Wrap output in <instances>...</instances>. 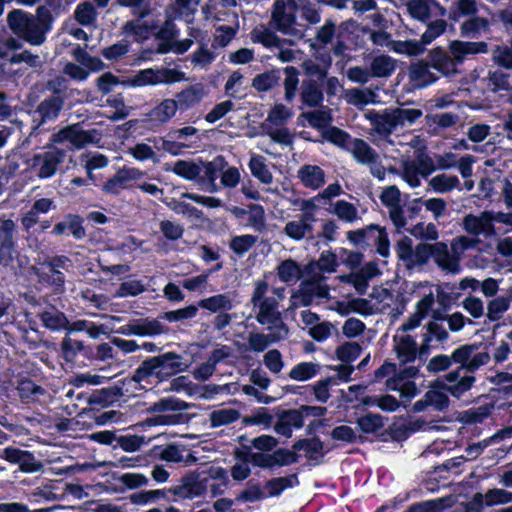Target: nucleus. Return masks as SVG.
<instances>
[{
  "label": "nucleus",
  "mask_w": 512,
  "mask_h": 512,
  "mask_svg": "<svg viewBox=\"0 0 512 512\" xmlns=\"http://www.w3.org/2000/svg\"><path fill=\"white\" fill-rule=\"evenodd\" d=\"M428 186L435 193L445 194L452 190H461L460 180L456 175L437 174L428 181Z\"/></svg>",
  "instance_id": "obj_44"
},
{
  "label": "nucleus",
  "mask_w": 512,
  "mask_h": 512,
  "mask_svg": "<svg viewBox=\"0 0 512 512\" xmlns=\"http://www.w3.org/2000/svg\"><path fill=\"white\" fill-rule=\"evenodd\" d=\"M448 49L452 55L456 68L472 55L486 53L488 44L484 41L472 42L453 40L449 43Z\"/></svg>",
  "instance_id": "obj_21"
},
{
  "label": "nucleus",
  "mask_w": 512,
  "mask_h": 512,
  "mask_svg": "<svg viewBox=\"0 0 512 512\" xmlns=\"http://www.w3.org/2000/svg\"><path fill=\"white\" fill-rule=\"evenodd\" d=\"M395 122L398 127L410 126L423 116L421 109L396 107L392 108Z\"/></svg>",
  "instance_id": "obj_59"
},
{
  "label": "nucleus",
  "mask_w": 512,
  "mask_h": 512,
  "mask_svg": "<svg viewBox=\"0 0 512 512\" xmlns=\"http://www.w3.org/2000/svg\"><path fill=\"white\" fill-rule=\"evenodd\" d=\"M301 183L310 189H318L325 183V172L318 165L305 164L297 172Z\"/></svg>",
  "instance_id": "obj_36"
},
{
  "label": "nucleus",
  "mask_w": 512,
  "mask_h": 512,
  "mask_svg": "<svg viewBox=\"0 0 512 512\" xmlns=\"http://www.w3.org/2000/svg\"><path fill=\"white\" fill-rule=\"evenodd\" d=\"M226 477L225 469L220 467L192 472L182 477L179 484L169 488V492L182 499H193L205 494L209 487V481L226 479Z\"/></svg>",
  "instance_id": "obj_7"
},
{
  "label": "nucleus",
  "mask_w": 512,
  "mask_h": 512,
  "mask_svg": "<svg viewBox=\"0 0 512 512\" xmlns=\"http://www.w3.org/2000/svg\"><path fill=\"white\" fill-rule=\"evenodd\" d=\"M39 318L46 328L54 331L65 330L68 319L65 314L54 307L47 308L39 313Z\"/></svg>",
  "instance_id": "obj_48"
},
{
  "label": "nucleus",
  "mask_w": 512,
  "mask_h": 512,
  "mask_svg": "<svg viewBox=\"0 0 512 512\" xmlns=\"http://www.w3.org/2000/svg\"><path fill=\"white\" fill-rule=\"evenodd\" d=\"M304 425V418L302 412L296 409L284 411L278 417L274 425V430L277 434L284 437H291L294 429H300Z\"/></svg>",
  "instance_id": "obj_30"
},
{
  "label": "nucleus",
  "mask_w": 512,
  "mask_h": 512,
  "mask_svg": "<svg viewBox=\"0 0 512 512\" xmlns=\"http://www.w3.org/2000/svg\"><path fill=\"white\" fill-rule=\"evenodd\" d=\"M240 418V412L234 408H222L213 410L209 414L210 426L212 428L226 426L236 422Z\"/></svg>",
  "instance_id": "obj_53"
},
{
  "label": "nucleus",
  "mask_w": 512,
  "mask_h": 512,
  "mask_svg": "<svg viewBox=\"0 0 512 512\" xmlns=\"http://www.w3.org/2000/svg\"><path fill=\"white\" fill-rule=\"evenodd\" d=\"M427 60L434 70L445 77L458 73L449 49L445 50L442 47L433 48L428 52Z\"/></svg>",
  "instance_id": "obj_26"
},
{
  "label": "nucleus",
  "mask_w": 512,
  "mask_h": 512,
  "mask_svg": "<svg viewBox=\"0 0 512 512\" xmlns=\"http://www.w3.org/2000/svg\"><path fill=\"white\" fill-rule=\"evenodd\" d=\"M189 36L193 37L196 43L199 45L198 48L190 55L191 63L198 68H207L216 59V54L213 50L208 48L207 43L202 35L201 30L197 28L189 29Z\"/></svg>",
  "instance_id": "obj_25"
},
{
  "label": "nucleus",
  "mask_w": 512,
  "mask_h": 512,
  "mask_svg": "<svg viewBox=\"0 0 512 512\" xmlns=\"http://www.w3.org/2000/svg\"><path fill=\"white\" fill-rule=\"evenodd\" d=\"M494 220L495 217L489 211H483L479 215L469 213L462 219V228L476 238L480 235L489 238L495 234Z\"/></svg>",
  "instance_id": "obj_18"
},
{
  "label": "nucleus",
  "mask_w": 512,
  "mask_h": 512,
  "mask_svg": "<svg viewBox=\"0 0 512 512\" xmlns=\"http://www.w3.org/2000/svg\"><path fill=\"white\" fill-rule=\"evenodd\" d=\"M150 10H143L141 13L135 14L136 18L128 20L122 26V34L125 36H133L136 41H143L154 34L158 25L154 21L145 20Z\"/></svg>",
  "instance_id": "obj_20"
},
{
  "label": "nucleus",
  "mask_w": 512,
  "mask_h": 512,
  "mask_svg": "<svg viewBox=\"0 0 512 512\" xmlns=\"http://www.w3.org/2000/svg\"><path fill=\"white\" fill-rule=\"evenodd\" d=\"M177 110L178 106L175 99L167 98L152 108L148 112L147 116L150 121L164 124L170 121L176 115Z\"/></svg>",
  "instance_id": "obj_40"
},
{
  "label": "nucleus",
  "mask_w": 512,
  "mask_h": 512,
  "mask_svg": "<svg viewBox=\"0 0 512 512\" xmlns=\"http://www.w3.org/2000/svg\"><path fill=\"white\" fill-rule=\"evenodd\" d=\"M279 80L280 72L277 70H270L256 75L252 80L251 86L259 92H266L277 86Z\"/></svg>",
  "instance_id": "obj_58"
},
{
  "label": "nucleus",
  "mask_w": 512,
  "mask_h": 512,
  "mask_svg": "<svg viewBox=\"0 0 512 512\" xmlns=\"http://www.w3.org/2000/svg\"><path fill=\"white\" fill-rule=\"evenodd\" d=\"M250 38L253 43H260L270 50H272L276 45H281L280 41L282 40L275 34V32L264 25L256 26L251 31Z\"/></svg>",
  "instance_id": "obj_50"
},
{
  "label": "nucleus",
  "mask_w": 512,
  "mask_h": 512,
  "mask_svg": "<svg viewBox=\"0 0 512 512\" xmlns=\"http://www.w3.org/2000/svg\"><path fill=\"white\" fill-rule=\"evenodd\" d=\"M279 441L271 435H260L251 439L250 447L256 452L247 451L246 459L254 467L272 470L275 467H284L298 461V455L285 448L276 449Z\"/></svg>",
  "instance_id": "obj_4"
},
{
  "label": "nucleus",
  "mask_w": 512,
  "mask_h": 512,
  "mask_svg": "<svg viewBox=\"0 0 512 512\" xmlns=\"http://www.w3.org/2000/svg\"><path fill=\"white\" fill-rule=\"evenodd\" d=\"M73 17L81 26L93 27L97 23L98 12L93 3L84 1L75 7Z\"/></svg>",
  "instance_id": "obj_47"
},
{
  "label": "nucleus",
  "mask_w": 512,
  "mask_h": 512,
  "mask_svg": "<svg viewBox=\"0 0 512 512\" xmlns=\"http://www.w3.org/2000/svg\"><path fill=\"white\" fill-rule=\"evenodd\" d=\"M479 8L476 0H454L450 7V17L453 20L469 18L478 14Z\"/></svg>",
  "instance_id": "obj_52"
},
{
  "label": "nucleus",
  "mask_w": 512,
  "mask_h": 512,
  "mask_svg": "<svg viewBox=\"0 0 512 512\" xmlns=\"http://www.w3.org/2000/svg\"><path fill=\"white\" fill-rule=\"evenodd\" d=\"M348 152L358 164L368 166L372 176L378 180H384L386 170L381 164L379 154L368 142L361 138H354Z\"/></svg>",
  "instance_id": "obj_10"
},
{
  "label": "nucleus",
  "mask_w": 512,
  "mask_h": 512,
  "mask_svg": "<svg viewBox=\"0 0 512 512\" xmlns=\"http://www.w3.org/2000/svg\"><path fill=\"white\" fill-rule=\"evenodd\" d=\"M317 218L313 212H304L288 221L283 229L284 234L295 242L314 238Z\"/></svg>",
  "instance_id": "obj_14"
},
{
  "label": "nucleus",
  "mask_w": 512,
  "mask_h": 512,
  "mask_svg": "<svg viewBox=\"0 0 512 512\" xmlns=\"http://www.w3.org/2000/svg\"><path fill=\"white\" fill-rule=\"evenodd\" d=\"M298 484L299 480L296 474L272 478L264 484L265 498L280 496L283 491L293 488Z\"/></svg>",
  "instance_id": "obj_41"
},
{
  "label": "nucleus",
  "mask_w": 512,
  "mask_h": 512,
  "mask_svg": "<svg viewBox=\"0 0 512 512\" xmlns=\"http://www.w3.org/2000/svg\"><path fill=\"white\" fill-rule=\"evenodd\" d=\"M99 133L96 130H83L78 124L69 125L52 135L55 144L69 143L72 148L81 149L85 145L97 142Z\"/></svg>",
  "instance_id": "obj_13"
},
{
  "label": "nucleus",
  "mask_w": 512,
  "mask_h": 512,
  "mask_svg": "<svg viewBox=\"0 0 512 512\" xmlns=\"http://www.w3.org/2000/svg\"><path fill=\"white\" fill-rule=\"evenodd\" d=\"M494 406L492 404H484L478 407H472L461 412L460 420L464 424L482 423L492 412Z\"/></svg>",
  "instance_id": "obj_57"
},
{
  "label": "nucleus",
  "mask_w": 512,
  "mask_h": 512,
  "mask_svg": "<svg viewBox=\"0 0 512 512\" xmlns=\"http://www.w3.org/2000/svg\"><path fill=\"white\" fill-rule=\"evenodd\" d=\"M426 29L421 35V42L424 47L431 44L434 40L440 37L447 29V21L444 19H436L434 21H429L426 23Z\"/></svg>",
  "instance_id": "obj_64"
},
{
  "label": "nucleus",
  "mask_w": 512,
  "mask_h": 512,
  "mask_svg": "<svg viewBox=\"0 0 512 512\" xmlns=\"http://www.w3.org/2000/svg\"><path fill=\"white\" fill-rule=\"evenodd\" d=\"M393 352L399 366H404L397 373V378L401 380L415 378L423 357L428 355L422 352V343L418 345L415 337L402 332H396L393 336Z\"/></svg>",
  "instance_id": "obj_6"
},
{
  "label": "nucleus",
  "mask_w": 512,
  "mask_h": 512,
  "mask_svg": "<svg viewBox=\"0 0 512 512\" xmlns=\"http://www.w3.org/2000/svg\"><path fill=\"white\" fill-rule=\"evenodd\" d=\"M198 306L216 314L232 310L236 302L232 293H222L201 299Z\"/></svg>",
  "instance_id": "obj_35"
},
{
  "label": "nucleus",
  "mask_w": 512,
  "mask_h": 512,
  "mask_svg": "<svg viewBox=\"0 0 512 512\" xmlns=\"http://www.w3.org/2000/svg\"><path fill=\"white\" fill-rule=\"evenodd\" d=\"M490 31V20L478 15L466 18L459 26L460 35L464 38H479Z\"/></svg>",
  "instance_id": "obj_34"
},
{
  "label": "nucleus",
  "mask_w": 512,
  "mask_h": 512,
  "mask_svg": "<svg viewBox=\"0 0 512 512\" xmlns=\"http://www.w3.org/2000/svg\"><path fill=\"white\" fill-rule=\"evenodd\" d=\"M66 158L67 150L65 148L47 146L44 151L33 155L30 166L39 179L45 180L57 173Z\"/></svg>",
  "instance_id": "obj_8"
},
{
  "label": "nucleus",
  "mask_w": 512,
  "mask_h": 512,
  "mask_svg": "<svg viewBox=\"0 0 512 512\" xmlns=\"http://www.w3.org/2000/svg\"><path fill=\"white\" fill-rule=\"evenodd\" d=\"M167 171L173 172L175 175L197 183L202 168L200 163H196L193 160H177L171 168H167Z\"/></svg>",
  "instance_id": "obj_42"
},
{
  "label": "nucleus",
  "mask_w": 512,
  "mask_h": 512,
  "mask_svg": "<svg viewBox=\"0 0 512 512\" xmlns=\"http://www.w3.org/2000/svg\"><path fill=\"white\" fill-rule=\"evenodd\" d=\"M490 360V354L486 350L480 349L477 344H462L455 348L450 355L437 354L433 356L426 364V370L429 373L437 374L445 372L453 364H457L456 369L435 381V387H439L459 399L474 385L476 381L474 372L487 365Z\"/></svg>",
  "instance_id": "obj_1"
},
{
  "label": "nucleus",
  "mask_w": 512,
  "mask_h": 512,
  "mask_svg": "<svg viewBox=\"0 0 512 512\" xmlns=\"http://www.w3.org/2000/svg\"><path fill=\"white\" fill-rule=\"evenodd\" d=\"M266 159L258 154H253L250 157L249 161V169L251 174L257 178L261 183L269 185L273 181V175L268 169L266 163Z\"/></svg>",
  "instance_id": "obj_51"
},
{
  "label": "nucleus",
  "mask_w": 512,
  "mask_h": 512,
  "mask_svg": "<svg viewBox=\"0 0 512 512\" xmlns=\"http://www.w3.org/2000/svg\"><path fill=\"white\" fill-rule=\"evenodd\" d=\"M270 333L264 334L259 332H251L248 335V345L250 350L260 353L263 352L270 344L285 339L288 335H282L278 330H269Z\"/></svg>",
  "instance_id": "obj_39"
},
{
  "label": "nucleus",
  "mask_w": 512,
  "mask_h": 512,
  "mask_svg": "<svg viewBox=\"0 0 512 512\" xmlns=\"http://www.w3.org/2000/svg\"><path fill=\"white\" fill-rule=\"evenodd\" d=\"M238 215H246V226L256 232H262L266 228L265 210L259 204H250L247 209H240Z\"/></svg>",
  "instance_id": "obj_43"
},
{
  "label": "nucleus",
  "mask_w": 512,
  "mask_h": 512,
  "mask_svg": "<svg viewBox=\"0 0 512 512\" xmlns=\"http://www.w3.org/2000/svg\"><path fill=\"white\" fill-rule=\"evenodd\" d=\"M321 366L314 362H301L289 372V377L295 381H307L320 372Z\"/></svg>",
  "instance_id": "obj_60"
},
{
  "label": "nucleus",
  "mask_w": 512,
  "mask_h": 512,
  "mask_svg": "<svg viewBox=\"0 0 512 512\" xmlns=\"http://www.w3.org/2000/svg\"><path fill=\"white\" fill-rule=\"evenodd\" d=\"M183 357L172 351L149 357L142 361L135 369L131 380L136 383L155 378L157 382H164L174 375L186 370L187 365Z\"/></svg>",
  "instance_id": "obj_5"
},
{
  "label": "nucleus",
  "mask_w": 512,
  "mask_h": 512,
  "mask_svg": "<svg viewBox=\"0 0 512 512\" xmlns=\"http://www.w3.org/2000/svg\"><path fill=\"white\" fill-rule=\"evenodd\" d=\"M363 117L369 121L371 125V135H377L380 139H388L390 135L397 129L392 108L383 110L368 109L364 112Z\"/></svg>",
  "instance_id": "obj_15"
},
{
  "label": "nucleus",
  "mask_w": 512,
  "mask_h": 512,
  "mask_svg": "<svg viewBox=\"0 0 512 512\" xmlns=\"http://www.w3.org/2000/svg\"><path fill=\"white\" fill-rule=\"evenodd\" d=\"M65 105V97L60 95L46 96L36 107L33 114V122L37 123L33 129L41 125L55 121Z\"/></svg>",
  "instance_id": "obj_19"
},
{
  "label": "nucleus",
  "mask_w": 512,
  "mask_h": 512,
  "mask_svg": "<svg viewBox=\"0 0 512 512\" xmlns=\"http://www.w3.org/2000/svg\"><path fill=\"white\" fill-rule=\"evenodd\" d=\"M275 270L280 282L285 284H294L304 275L301 265L292 258L279 262Z\"/></svg>",
  "instance_id": "obj_37"
},
{
  "label": "nucleus",
  "mask_w": 512,
  "mask_h": 512,
  "mask_svg": "<svg viewBox=\"0 0 512 512\" xmlns=\"http://www.w3.org/2000/svg\"><path fill=\"white\" fill-rule=\"evenodd\" d=\"M425 329L426 332L423 334L422 338L423 353H429L432 341L443 343L449 339V332L447 331L445 323L440 315L429 321L425 325Z\"/></svg>",
  "instance_id": "obj_27"
},
{
  "label": "nucleus",
  "mask_w": 512,
  "mask_h": 512,
  "mask_svg": "<svg viewBox=\"0 0 512 512\" xmlns=\"http://www.w3.org/2000/svg\"><path fill=\"white\" fill-rule=\"evenodd\" d=\"M186 80V74L183 71L171 68L144 69L139 71L133 78L132 83L135 86L173 84Z\"/></svg>",
  "instance_id": "obj_12"
},
{
  "label": "nucleus",
  "mask_w": 512,
  "mask_h": 512,
  "mask_svg": "<svg viewBox=\"0 0 512 512\" xmlns=\"http://www.w3.org/2000/svg\"><path fill=\"white\" fill-rule=\"evenodd\" d=\"M52 23L51 11L45 6H39L35 14L21 9H13L7 14L9 29L19 39L32 46H41L45 43Z\"/></svg>",
  "instance_id": "obj_3"
},
{
  "label": "nucleus",
  "mask_w": 512,
  "mask_h": 512,
  "mask_svg": "<svg viewBox=\"0 0 512 512\" xmlns=\"http://www.w3.org/2000/svg\"><path fill=\"white\" fill-rule=\"evenodd\" d=\"M364 247L375 246L376 251L382 257L390 255V242L385 228L377 224H370L362 228Z\"/></svg>",
  "instance_id": "obj_22"
},
{
  "label": "nucleus",
  "mask_w": 512,
  "mask_h": 512,
  "mask_svg": "<svg viewBox=\"0 0 512 512\" xmlns=\"http://www.w3.org/2000/svg\"><path fill=\"white\" fill-rule=\"evenodd\" d=\"M344 98L348 104L357 108L378 102V95L371 87L347 89Z\"/></svg>",
  "instance_id": "obj_38"
},
{
  "label": "nucleus",
  "mask_w": 512,
  "mask_h": 512,
  "mask_svg": "<svg viewBox=\"0 0 512 512\" xmlns=\"http://www.w3.org/2000/svg\"><path fill=\"white\" fill-rule=\"evenodd\" d=\"M269 283L264 279H257L253 283L250 304L255 320L267 330H278L282 335L289 334V328L283 321L280 303L285 298L284 287H273L272 295H268Z\"/></svg>",
  "instance_id": "obj_2"
},
{
  "label": "nucleus",
  "mask_w": 512,
  "mask_h": 512,
  "mask_svg": "<svg viewBox=\"0 0 512 512\" xmlns=\"http://www.w3.org/2000/svg\"><path fill=\"white\" fill-rule=\"evenodd\" d=\"M200 165L202 168V173L197 180V184L203 187L204 183L216 181L218 173L225 169L227 162L223 157L218 156L210 162L200 161Z\"/></svg>",
  "instance_id": "obj_46"
},
{
  "label": "nucleus",
  "mask_w": 512,
  "mask_h": 512,
  "mask_svg": "<svg viewBox=\"0 0 512 512\" xmlns=\"http://www.w3.org/2000/svg\"><path fill=\"white\" fill-rule=\"evenodd\" d=\"M330 212L345 223L353 224L361 219L357 207L346 200H337L331 203Z\"/></svg>",
  "instance_id": "obj_45"
},
{
  "label": "nucleus",
  "mask_w": 512,
  "mask_h": 512,
  "mask_svg": "<svg viewBox=\"0 0 512 512\" xmlns=\"http://www.w3.org/2000/svg\"><path fill=\"white\" fill-rule=\"evenodd\" d=\"M67 231H69L76 240L84 239L86 237V230L83 227V219L76 214H67L60 222L54 225L52 234L60 236Z\"/></svg>",
  "instance_id": "obj_31"
},
{
  "label": "nucleus",
  "mask_w": 512,
  "mask_h": 512,
  "mask_svg": "<svg viewBox=\"0 0 512 512\" xmlns=\"http://www.w3.org/2000/svg\"><path fill=\"white\" fill-rule=\"evenodd\" d=\"M148 443L145 436L136 434L118 435L117 443L114 448L119 447L123 451L133 453L139 451Z\"/></svg>",
  "instance_id": "obj_62"
},
{
  "label": "nucleus",
  "mask_w": 512,
  "mask_h": 512,
  "mask_svg": "<svg viewBox=\"0 0 512 512\" xmlns=\"http://www.w3.org/2000/svg\"><path fill=\"white\" fill-rule=\"evenodd\" d=\"M474 501L480 504L484 503L486 506L508 503L512 501V493L504 489H491L485 495L477 493L474 496Z\"/></svg>",
  "instance_id": "obj_56"
},
{
  "label": "nucleus",
  "mask_w": 512,
  "mask_h": 512,
  "mask_svg": "<svg viewBox=\"0 0 512 512\" xmlns=\"http://www.w3.org/2000/svg\"><path fill=\"white\" fill-rule=\"evenodd\" d=\"M427 263L433 258L436 265L447 273L458 274L461 270L460 259L445 242L427 244Z\"/></svg>",
  "instance_id": "obj_16"
},
{
  "label": "nucleus",
  "mask_w": 512,
  "mask_h": 512,
  "mask_svg": "<svg viewBox=\"0 0 512 512\" xmlns=\"http://www.w3.org/2000/svg\"><path fill=\"white\" fill-rule=\"evenodd\" d=\"M432 69L428 60L412 64L409 69L410 81L417 88H424L435 83L438 80V76Z\"/></svg>",
  "instance_id": "obj_32"
},
{
  "label": "nucleus",
  "mask_w": 512,
  "mask_h": 512,
  "mask_svg": "<svg viewBox=\"0 0 512 512\" xmlns=\"http://www.w3.org/2000/svg\"><path fill=\"white\" fill-rule=\"evenodd\" d=\"M336 35V21L333 19H326L324 24L320 26L315 33V43L311 44L312 48L317 45L325 47L332 44Z\"/></svg>",
  "instance_id": "obj_55"
},
{
  "label": "nucleus",
  "mask_w": 512,
  "mask_h": 512,
  "mask_svg": "<svg viewBox=\"0 0 512 512\" xmlns=\"http://www.w3.org/2000/svg\"><path fill=\"white\" fill-rule=\"evenodd\" d=\"M160 316L156 319L142 318L138 319L140 336L153 337L168 332V327L162 324Z\"/></svg>",
  "instance_id": "obj_63"
},
{
  "label": "nucleus",
  "mask_w": 512,
  "mask_h": 512,
  "mask_svg": "<svg viewBox=\"0 0 512 512\" xmlns=\"http://www.w3.org/2000/svg\"><path fill=\"white\" fill-rule=\"evenodd\" d=\"M206 96L205 87L201 83L189 85L176 95V103L181 110H187L199 104Z\"/></svg>",
  "instance_id": "obj_33"
},
{
  "label": "nucleus",
  "mask_w": 512,
  "mask_h": 512,
  "mask_svg": "<svg viewBox=\"0 0 512 512\" xmlns=\"http://www.w3.org/2000/svg\"><path fill=\"white\" fill-rule=\"evenodd\" d=\"M394 251L398 260L408 270L427 264V243H419L414 247L410 237L402 236L395 242Z\"/></svg>",
  "instance_id": "obj_11"
},
{
  "label": "nucleus",
  "mask_w": 512,
  "mask_h": 512,
  "mask_svg": "<svg viewBox=\"0 0 512 512\" xmlns=\"http://www.w3.org/2000/svg\"><path fill=\"white\" fill-rule=\"evenodd\" d=\"M0 458L6 460L11 464L19 466V470L23 473H36L44 468V464L36 459L35 455L20 448L9 446L2 450Z\"/></svg>",
  "instance_id": "obj_17"
},
{
  "label": "nucleus",
  "mask_w": 512,
  "mask_h": 512,
  "mask_svg": "<svg viewBox=\"0 0 512 512\" xmlns=\"http://www.w3.org/2000/svg\"><path fill=\"white\" fill-rule=\"evenodd\" d=\"M372 76L388 77L395 70V60L387 55L376 56L370 64Z\"/></svg>",
  "instance_id": "obj_61"
},
{
  "label": "nucleus",
  "mask_w": 512,
  "mask_h": 512,
  "mask_svg": "<svg viewBox=\"0 0 512 512\" xmlns=\"http://www.w3.org/2000/svg\"><path fill=\"white\" fill-rule=\"evenodd\" d=\"M149 455L169 463H179L184 460L183 450L174 444L156 445L150 450Z\"/></svg>",
  "instance_id": "obj_49"
},
{
  "label": "nucleus",
  "mask_w": 512,
  "mask_h": 512,
  "mask_svg": "<svg viewBox=\"0 0 512 512\" xmlns=\"http://www.w3.org/2000/svg\"><path fill=\"white\" fill-rule=\"evenodd\" d=\"M432 4L439 7L441 15L446 14V9L431 0H407L405 7L407 14L415 21L428 23L432 18Z\"/></svg>",
  "instance_id": "obj_29"
},
{
  "label": "nucleus",
  "mask_w": 512,
  "mask_h": 512,
  "mask_svg": "<svg viewBox=\"0 0 512 512\" xmlns=\"http://www.w3.org/2000/svg\"><path fill=\"white\" fill-rule=\"evenodd\" d=\"M271 19L279 31L292 34V26L295 23L293 5L285 0H275L272 5Z\"/></svg>",
  "instance_id": "obj_23"
},
{
  "label": "nucleus",
  "mask_w": 512,
  "mask_h": 512,
  "mask_svg": "<svg viewBox=\"0 0 512 512\" xmlns=\"http://www.w3.org/2000/svg\"><path fill=\"white\" fill-rule=\"evenodd\" d=\"M198 133V129L194 126H184L182 128H172L165 136L154 139L158 149L169 153L172 156L184 154L185 150L193 147L194 142L190 138Z\"/></svg>",
  "instance_id": "obj_9"
},
{
  "label": "nucleus",
  "mask_w": 512,
  "mask_h": 512,
  "mask_svg": "<svg viewBox=\"0 0 512 512\" xmlns=\"http://www.w3.org/2000/svg\"><path fill=\"white\" fill-rule=\"evenodd\" d=\"M322 135L326 141L346 150L347 152L354 140V138H352L347 132L335 126H330L324 129Z\"/></svg>",
  "instance_id": "obj_54"
},
{
  "label": "nucleus",
  "mask_w": 512,
  "mask_h": 512,
  "mask_svg": "<svg viewBox=\"0 0 512 512\" xmlns=\"http://www.w3.org/2000/svg\"><path fill=\"white\" fill-rule=\"evenodd\" d=\"M125 384V380H119L112 386L94 390L88 398V403L100 407L112 405L124 396Z\"/></svg>",
  "instance_id": "obj_24"
},
{
  "label": "nucleus",
  "mask_w": 512,
  "mask_h": 512,
  "mask_svg": "<svg viewBox=\"0 0 512 512\" xmlns=\"http://www.w3.org/2000/svg\"><path fill=\"white\" fill-rule=\"evenodd\" d=\"M301 103L309 108L322 106L324 100L322 84L314 78L304 79L300 87Z\"/></svg>",
  "instance_id": "obj_28"
}]
</instances>
